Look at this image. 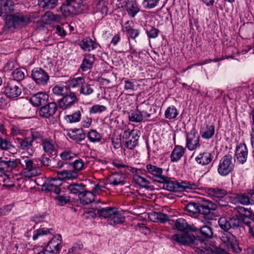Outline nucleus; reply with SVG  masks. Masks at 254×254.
I'll return each instance as SVG.
<instances>
[{"mask_svg":"<svg viewBox=\"0 0 254 254\" xmlns=\"http://www.w3.org/2000/svg\"><path fill=\"white\" fill-rule=\"evenodd\" d=\"M171 240L173 242L192 247L198 254H222V240L220 238H216L211 240L208 247H206L204 239H200L199 236L195 237L188 232L182 235L175 234L172 236Z\"/></svg>","mask_w":254,"mask_h":254,"instance_id":"1","label":"nucleus"},{"mask_svg":"<svg viewBox=\"0 0 254 254\" xmlns=\"http://www.w3.org/2000/svg\"><path fill=\"white\" fill-rule=\"evenodd\" d=\"M234 209L236 210L238 214L235 216L229 217L228 219H225V223L223 224V230H229L231 228L242 227L243 224L248 226L249 228V233L254 238V226L252 220V212L251 209L243 206H237Z\"/></svg>","mask_w":254,"mask_h":254,"instance_id":"2","label":"nucleus"},{"mask_svg":"<svg viewBox=\"0 0 254 254\" xmlns=\"http://www.w3.org/2000/svg\"><path fill=\"white\" fill-rule=\"evenodd\" d=\"M216 204L208 200L198 203L190 202L186 207V210L192 213H198L206 220L213 219L216 215L214 211L216 209Z\"/></svg>","mask_w":254,"mask_h":254,"instance_id":"3","label":"nucleus"},{"mask_svg":"<svg viewBox=\"0 0 254 254\" xmlns=\"http://www.w3.org/2000/svg\"><path fill=\"white\" fill-rule=\"evenodd\" d=\"M164 181L159 183L162 184V188L170 191H183L188 190H195L198 187L196 183L188 181L172 180L170 178L164 177Z\"/></svg>","mask_w":254,"mask_h":254,"instance_id":"4","label":"nucleus"},{"mask_svg":"<svg viewBox=\"0 0 254 254\" xmlns=\"http://www.w3.org/2000/svg\"><path fill=\"white\" fill-rule=\"evenodd\" d=\"M29 22L30 19L27 16L24 15L19 12L13 14L11 13L6 20L5 28L9 29L12 27H22L26 25Z\"/></svg>","mask_w":254,"mask_h":254,"instance_id":"5","label":"nucleus"},{"mask_svg":"<svg viewBox=\"0 0 254 254\" xmlns=\"http://www.w3.org/2000/svg\"><path fill=\"white\" fill-rule=\"evenodd\" d=\"M223 230L225 231L223 232V251L227 253L225 250H227L236 254L241 253L242 249L239 246L236 237L227 232L228 230Z\"/></svg>","mask_w":254,"mask_h":254,"instance_id":"6","label":"nucleus"},{"mask_svg":"<svg viewBox=\"0 0 254 254\" xmlns=\"http://www.w3.org/2000/svg\"><path fill=\"white\" fill-rule=\"evenodd\" d=\"M140 131L138 130H125L123 135V139L128 140L124 142L125 146L130 150H133L138 144Z\"/></svg>","mask_w":254,"mask_h":254,"instance_id":"7","label":"nucleus"},{"mask_svg":"<svg viewBox=\"0 0 254 254\" xmlns=\"http://www.w3.org/2000/svg\"><path fill=\"white\" fill-rule=\"evenodd\" d=\"M77 103L78 98L72 92H67L58 102L59 108L62 110L69 109Z\"/></svg>","mask_w":254,"mask_h":254,"instance_id":"8","label":"nucleus"},{"mask_svg":"<svg viewBox=\"0 0 254 254\" xmlns=\"http://www.w3.org/2000/svg\"><path fill=\"white\" fill-rule=\"evenodd\" d=\"M58 106L56 102H52L42 106L39 110V115L46 119H50L56 113Z\"/></svg>","mask_w":254,"mask_h":254,"instance_id":"9","label":"nucleus"},{"mask_svg":"<svg viewBox=\"0 0 254 254\" xmlns=\"http://www.w3.org/2000/svg\"><path fill=\"white\" fill-rule=\"evenodd\" d=\"M24 164L23 171L25 176L28 178L39 175L40 173L38 169L33 165V162L28 157H22L21 159Z\"/></svg>","mask_w":254,"mask_h":254,"instance_id":"10","label":"nucleus"},{"mask_svg":"<svg viewBox=\"0 0 254 254\" xmlns=\"http://www.w3.org/2000/svg\"><path fill=\"white\" fill-rule=\"evenodd\" d=\"M4 92L7 97L13 99L18 97L21 94V89L14 80H11L4 86Z\"/></svg>","mask_w":254,"mask_h":254,"instance_id":"11","label":"nucleus"},{"mask_svg":"<svg viewBox=\"0 0 254 254\" xmlns=\"http://www.w3.org/2000/svg\"><path fill=\"white\" fill-rule=\"evenodd\" d=\"M31 76L38 84L46 85L49 79L48 73L42 68H35L32 71Z\"/></svg>","mask_w":254,"mask_h":254,"instance_id":"12","label":"nucleus"},{"mask_svg":"<svg viewBox=\"0 0 254 254\" xmlns=\"http://www.w3.org/2000/svg\"><path fill=\"white\" fill-rule=\"evenodd\" d=\"M76 0H65L61 6V11L64 17H68L76 12Z\"/></svg>","mask_w":254,"mask_h":254,"instance_id":"13","label":"nucleus"},{"mask_svg":"<svg viewBox=\"0 0 254 254\" xmlns=\"http://www.w3.org/2000/svg\"><path fill=\"white\" fill-rule=\"evenodd\" d=\"M14 4L11 0H0V16L6 19L14 10Z\"/></svg>","mask_w":254,"mask_h":254,"instance_id":"14","label":"nucleus"},{"mask_svg":"<svg viewBox=\"0 0 254 254\" xmlns=\"http://www.w3.org/2000/svg\"><path fill=\"white\" fill-rule=\"evenodd\" d=\"M248 150L246 145L243 143H240L237 147L235 152V156L237 160L240 163L243 164L247 160Z\"/></svg>","mask_w":254,"mask_h":254,"instance_id":"15","label":"nucleus"},{"mask_svg":"<svg viewBox=\"0 0 254 254\" xmlns=\"http://www.w3.org/2000/svg\"><path fill=\"white\" fill-rule=\"evenodd\" d=\"M49 100V95L40 92L34 94L30 99V102L34 107H39L45 104Z\"/></svg>","mask_w":254,"mask_h":254,"instance_id":"16","label":"nucleus"},{"mask_svg":"<svg viewBox=\"0 0 254 254\" xmlns=\"http://www.w3.org/2000/svg\"><path fill=\"white\" fill-rule=\"evenodd\" d=\"M126 183L125 176L123 174L115 173L107 178L105 185H111L116 186L119 185H123Z\"/></svg>","mask_w":254,"mask_h":254,"instance_id":"17","label":"nucleus"},{"mask_svg":"<svg viewBox=\"0 0 254 254\" xmlns=\"http://www.w3.org/2000/svg\"><path fill=\"white\" fill-rule=\"evenodd\" d=\"M199 136L197 133L192 131L186 136V146L190 150H193L195 149L197 146L199 145Z\"/></svg>","mask_w":254,"mask_h":254,"instance_id":"18","label":"nucleus"},{"mask_svg":"<svg viewBox=\"0 0 254 254\" xmlns=\"http://www.w3.org/2000/svg\"><path fill=\"white\" fill-rule=\"evenodd\" d=\"M137 106L144 117L150 118L156 113L154 107L146 101L141 103Z\"/></svg>","mask_w":254,"mask_h":254,"instance_id":"19","label":"nucleus"},{"mask_svg":"<svg viewBox=\"0 0 254 254\" xmlns=\"http://www.w3.org/2000/svg\"><path fill=\"white\" fill-rule=\"evenodd\" d=\"M146 169L148 173L152 175L155 178V181L159 183L160 182H163L165 180L164 178L165 176L162 175L163 173L162 168L151 164H148L146 165Z\"/></svg>","mask_w":254,"mask_h":254,"instance_id":"20","label":"nucleus"},{"mask_svg":"<svg viewBox=\"0 0 254 254\" xmlns=\"http://www.w3.org/2000/svg\"><path fill=\"white\" fill-rule=\"evenodd\" d=\"M67 189L70 194L78 195L80 198V196L83 194L86 189V186L83 183H72L67 186Z\"/></svg>","mask_w":254,"mask_h":254,"instance_id":"21","label":"nucleus"},{"mask_svg":"<svg viewBox=\"0 0 254 254\" xmlns=\"http://www.w3.org/2000/svg\"><path fill=\"white\" fill-rule=\"evenodd\" d=\"M95 58L94 55L86 54L80 65V68L83 71H86L92 67Z\"/></svg>","mask_w":254,"mask_h":254,"instance_id":"22","label":"nucleus"},{"mask_svg":"<svg viewBox=\"0 0 254 254\" xmlns=\"http://www.w3.org/2000/svg\"><path fill=\"white\" fill-rule=\"evenodd\" d=\"M17 140L22 149L27 150L28 153L30 155L33 154L34 151L33 149L32 140L29 136L25 137L22 139L18 138Z\"/></svg>","mask_w":254,"mask_h":254,"instance_id":"23","label":"nucleus"},{"mask_svg":"<svg viewBox=\"0 0 254 254\" xmlns=\"http://www.w3.org/2000/svg\"><path fill=\"white\" fill-rule=\"evenodd\" d=\"M233 151H229L228 154L225 155L223 160V176L227 175L234 168V165L232 162Z\"/></svg>","mask_w":254,"mask_h":254,"instance_id":"24","label":"nucleus"},{"mask_svg":"<svg viewBox=\"0 0 254 254\" xmlns=\"http://www.w3.org/2000/svg\"><path fill=\"white\" fill-rule=\"evenodd\" d=\"M98 45L96 42L89 37L84 38L80 42V46L84 51L89 52L96 49Z\"/></svg>","mask_w":254,"mask_h":254,"instance_id":"25","label":"nucleus"},{"mask_svg":"<svg viewBox=\"0 0 254 254\" xmlns=\"http://www.w3.org/2000/svg\"><path fill=\"white\" fill-rule=\"evenodd\" d=\"M122 6L126 7V10L128 14L132 17H134L140 10L137 4L133 1L127 2L126 1H124Z\"/></svg>","mask_w":254,"mask_h":254,"instance_id":"26","label":"nucleus"},{"mask_svg":"<svg viewBox=\"0 0 254 254\" xmlns=\"http://www.w3.org/2000/svg\"><path fill=\"white\" fill-rule=\"evenodd\" d=\"M57 176L60 180H72L78 177V173L74 170H66L58 172Z\"/></svg>","mask_w":254,"mask_h":254,"instance_id":"27","label":"nucleus"},{"mask_svg":"<svg viewBox=\"0 0 254 254\" xmlns=\"http://www.w3.org/2000/svg\"><path fill=\"white\" fill-rule=\"evenodd\" d=\"M115 211V212L114 213V214L112 215L111 218L108 219V224L113 226L121 224L124 222L125 220V217L119 212L116 208Z\"/></svg>","mask_w":254,"mask_h":254,"instance_id":"28","label":"nucleus"},{"mask_svg":"<svg viewBox=\"0 0 254 254\" xmlns=\"http://www.w3.org/2000/svg\"><path fill=\"white\" fill-rule=\"evenodd\" d=\"M170 224H174L173 228L179 231L185 232L188 231V224L186 220L183 218L177 219L175 221L171 220L170 221Z\"/></svg>","mask_w":254,"mask_h":254,"instance_id":"29","label":"nucleus"},{"mask_svg":"<svg viewBox=\"0 0 254 254\" xmlns=\"http://www.w3.org/2000/svg\"><path fill=\"white\" fill-rule=\"evenodd\" d=\"M212 155L210 153L204 152L200 153L196 158V162L201 165H206L212 161Z\"/></svg>","mask_w":254,"mask_h":254,"instance_id":"30","label":"nucleus"},{"mask_svg":"<svg viewBox=\"0 0 254 254\" xmlns=\"http://www.w3.org/2000/svg\"><path fill=\"white\" fill-rule=\"evenodd\" d=\"M185 153V148L180 145H176L171 153L170 158L172 162H177L183 156Z\"/></svg>","mask_w":254,"mask_h":254,"instance_id":"31","label":"nucleus"},{"mask_svg":"<svg viewBox=\"0 0 254 254\" xmlns=\"http://www.w3.org/2000/svg\"><path fill=\"white\" fill-rule=\"evenodd\" d=\"M62 236L60 234L55 236L48 243L46 247L59 252L61 249Z\"/></svg>","mask_w":254,"mask_h":254,"instance_id":"32","label":"nucleus"},{"mask_svg":"<svg viewBox=\"0 0 254 254\" xmlns=\"http://www.w3.org/2000/svg\"><path fill=\"white\" fill-rule=\"evenodd\" d=\"M149 218L152 221H159L161 223H165L169 221L168 216L160 212H152L150 213L149 214Z\"/></svg>","mask_w":254,"mask_h":254,"instance_id":"33","label":"nucleus"},{"mask_svg":"<svg viewBox=\"0 0 254 254\" xmlns=\"http://www.w3.org/2000/svg\"><path fill=\"white\" fill-rule=\"evenodd\" d=\"M97 214L99 217H104L105 218H111L112 214H114V213L115 212L116 207H106V208H101L97 209L96 210Z\"/></svg>","mask_w":254,"mask_h":254,"instance_id":"34","label":"nucleus"},{"mask_svg":"<svg viewBox=\"0 0 254 254\" xmlns=\"http://www.w3.org/2000/svg\"><path fill=\"white\" fill-rule=\"evenodd\" d=\"M208 193L211 196L212 198L218 202L219 205H222L221 202H222V190L221 189L210 188L208 190Z\"/></svg>","mask_w":254,"mask_h":254,"instance_id":"35","label":"nucleus"},{"mask_svg":"<svg viewBox=\"0 0 254 254\" xmlns=\"http://www.w3.org/2000/svg\"><path fill=\"white\" fill-rule=\"evenodd\" d=\"M237 201L244 205L254 204V200L246 193H238L236 196Z\"/></svg>","mask_w":254,"mask_h":254,"instance_id":"36","label":"nucleus"},{"mask_svg":"<svg viewBox=\"0 0 254 254\" xmlns=\"http://www.w3.org/2000/svg\"><path fill=\"white\" fill-rule=\"evenodd\" d=\"M82 195L80 196V202L84 205H87L94 200V195L93 193L90 191H88L85 190V192L83 193Z\"/></svg>","mask_w":254,"mask_h":254,"instance_id":"37","label":"nucleus"},{"mask_svg":"<svg viewBox=\"0 0 254 254\" xmlns=\"http://www.w3.org/2000/svg\"><path fill=\"white\" fill-rule=\"evenodd\" d=\"M143 115L141 113L138 106L136 109L128 114V119L131 122L139 123L143 120Z\"/></svg>","mask_w":254,"mask_h":254,"instance_id":"38","label":"nucleus"},{"mask_svg":"<svg viewBox=\"0 0 254 254\" xmlns=\"http://www.w3.org/2000/svg\"><path fill=\"white\" fill-rule=\"evenodd\" d=\"M82 130L80 129H77L75 130H71V132H69L68 135L77 142H80L84 140L85 138V134L82 133Z\"/></svg>","mask_w":254,"mask_h":254,"instance_id":"39","label":"nucleus"},{"mask_svg":"<svg viewBox=\"0 0 254 254\" xmlns=\"http://www.w3.org/2000/svg\"><path fill=\"white\" fill-rule=\"evenodd\" d=\"M58 0H38L40 6L46 9H53L58 5Z\"/></svg>","mask_w":254,"mask_h":254,"instance_id":"40","label":"nucleus"},{"mask_svg":"<svg viewBox=\"0 0 254 254\" xmlns=\"http://www.w3.org/2000/svg\"><path fill=\"white\" fill-rule=\"evenodd\" d=\"M81 116L80 112L77 111L71 115L65 116L64 119L67 123L72 124L79 122Z\"/></svg>","mask_w":254,"mask_h":254,"instance_id":"41","label":"nucleus"},{"mask_svg":"<svg viewBox=\"0 0 254 254\" xmlns=\"http://www.w3.org/2000/svg\"><path fill=\"white\" fill-rule=\"evenodd\" d=\"M178 115L177 109L174 106L169 107L165 112V118L169 120L176 119Z\"/></svg>","mask_w":254,"mask_h":254,"instance_id":"42","label":"nucleus"},{"mask_svg":"<svg viewBox=\"0 0 254 254\" xmlns=\"http://www.w3.org/2000/svg\"><path fill=\"white\" fill-rule=\"evenodd\" d=\"M201 136L203 138L209 139L211 138L214 133V127L212 125L207 126L201 131Z\"/></svg>","mask_w":254,"mask_h":254,"instance_id":"43","label":"nucleus"},{"mask_svg":"<svg viewBox=\"0 0 254 254\" xmlns=\"http://www.w3.org/2000/svg\"><path fill=\"white\" fill-rule=\"evenodd\" d=\"M87 137L92 142H99L102 138V135L96 130L92 129L88 132Z\"/></svg>","mask_w":254,"mask_h":254,"instance_id":"44","label":"nucleus"},{"mask_svg":"<svg viewBox=\"0 0 254 254\" xmlns=\"http://www.w3.org/2000/svg\"><path fill=\"white\" fill-rule=\"evenodd\" d=\"M79 92L81 94L88 96L94 92V89L92 87V85L86 83L85 81L80 88H79Z\"/></svg>","mask_w":254,"mask_h":254,"instance_id":"45","label":"nucleus"},{"mask_svg":"<svg viewBox=\"0 0 254 254\" xmlns=\"http://www.w3.org/2000/svg\"><path fill=\"white\" fill-rule=\"evenodd\" d=\"M84 78L82 77H78L76 78H73L71 80H69L68 84L69 86L71 87H79V88H80L83 84H84Z\"/></svg>","mask_w":254,"mask_h":254,"instance_id":"46","label":"nucleus"},{"mask_svg":"<svg viewBox=\"0 0 254 254\" xmlns=\"http://www.w3.org/2000/svg\"><path fill=\"white\" fill-rule=\"evenodd\" d=\"M134 180L137 185L142 188L146 189L149 188V184L150 182L143 177L136 175L134 177Z\"/></svg>","mask_w":254,"mask_h":254,"instance_id":"47","label":"nucleus"},{"mask_svg":"<svg viewBox=\"0 0 254 254\" xmlns=\"http://www.w3.org/2000/svg\"><path fill=\"white\" fill-rule=\"evenodd\" d=\"M146 33L149 38H156L158 37L159 30L151 25L146 26Z\"/></svg>","mask_w":254,"mask_h":254,"instance_id":"48","label":"nucleus"},{"mask_svg":"<svg viewBox=\"0 0 254 254\" xmlns=\"http://www.w3.org/2000/svg\"><path fill=\"white\" fill-rule=\"evenodd\" d=\"M124 31L127 32L129 37L134 39L139 34V31L138 29H134L132 28L129 26H125L123 27Z\"/></svg>","mask_w":254,"mask_h":254,"instance_id":"49","label":"nucleus"},{"mask_svg":"<svg viewBox=\"0 0 254 254\" xmlns=\"http://www.w3.org/2000/svg\"><path fill=\"white\" fill-rule=\"evenodd\" d=\"M54 94L57 96H62V97L67 92L68 89L66 86L56 85L53 88Z\"/></svg>","mask_w":254,"mask_h":254,"instance_id":"50","label":"nucleus"},{"mask_svg":"<svg viewBox=\"0 0 254 254\" xmlns=\"http://www.w3.org/2000/svg\"><path fill=\"white\" fill-rule=\"evenodd\" d=\"M14 147L11 144V142L7 140L6 139L3 138L0 136V148L2 150H12Z\"/></svg>","mask_w":254,"mask_h":254,"instance_id":"51","label":"nucleus"},{"mask_svg":"<svg viewBox=\"0 0 254 254\" xmlns=\"http://www.w3.org/2000/svg\"><path fill=\"white\" fill-rule=\"evenodd\" d=\"M18 164H20L22 167L24 166L23 163L21 159H16L13 160H8V164L6 169L7 171H11L13 169L16 168Z\"/></svg>","mask_w":254,"mask_h":254,"instance_id":"52","label":"nucleus"},{"mask_svg":"<svg viewBox=\"0 0 254 254\" xmlns=\"http://www.w3.org/2000/svg\"><path fill=\"white\" fill-rule=\"evenodd\" d=\"M42 146L45 152L49 154H52L55 151V147L54 144L48 140L43 141Z\"/></svg>","mask_w":254,"mask_h":254,"instance_id":"53","label":"nucleus"},{"mask_svg":"<svg viewBox=\"0 0 254 254\" xmlns=\"http://www.w3.org/2000/svg\"><path fill=\"white\" fill-rule=\"evenodd\" d=\"M55 200L57 204L63 206L70 201V197L67 195H59L55 197Z\"/></svg>","mask_w":254,"mask_h":254,"instance_id":"54","label":"nucleus"},{"mask_svg":"<svg viewBox=\"0 0 254 254\" xmlns=\"http://www.w3.org/2000/svg\"><path fill=\"white\" fill-rule=\"evenodd\" d=\"M52 229H51V230ZM50 229H46L45 228H40L34 231L33 236L34 240H37L39 237L43 236L50 233Z\"/></svg>","mask_w":254,"mask_h":254,"instance_id":"55","label":"nucleus"},{"mask_svg":"<svg viewBox=\"0 0 254 254\" xmlns=\"http://www.w3.org/2000/svg\"><path fill=\"white\" fill-rule=\"evenodd\" d=\"M125 84L124 88L126 90L133 91L135 87V81L133 79L124 78L122 80Z\"/></svg>","mask_w":254,"mask_h":254,"instance_id":"56","label":"nucleus"},{"mask_svg":"<svg viewBox=\"0 0 254 254\" xmlns=\"http://www.w3.org/2000/svg\"><path fill=\"white\" fill-rule=\"evenodd\" d=\"M202 235L205 238H211L212 236L213 232L212 228L208 226H203L199 229Z\"/></svg>","mask_w":254,"mask_h":254,"instance_id":"57","label":"nucleus"},{"mask_svg":"<svg viewBox=\"0 0 254 254\" xmlns=\"http://www.w3.org/2000/svg\"><path fill=\"white\" fill-rule=\"evenodd\" d=\"M12 76L15 81H21L24 78V73L21 69L16 68L12 72Z\"/></svg>","mask_w":254,"mask_h":254,"instance_id":"58","label":"nucleus"},{"mask_svg":"<svg viewBox=\"0 0 254 254\" xmlns=\"http://www.w3.org/2000/svg\"><path fill=\"white\" fill-rule=\"evenodd\" d=\"M160 0H143L142 5L145 9H151L155 7Z\"/></svg>","mask_w":254,"mask_h":254,"instance_id":"59","label":"nucleus"},{"mask_svg":"<svg viewBox=\"0 0 254 254\" xmlns=\"http://www.w3.org/2000/svg\"><path fill=\"white\" fill-rule=\"evenodd\" d=\"M44 16L47 17L49 20L57 22H59L62 19L61 16L58 14H54L51 11L46 12Z\"/></svg>","mask_w":254,"mask_h":254,"instance_id":"60","label":"nucleus"},{"mask_svg":"<svg viewBox=\"0 0 254 254\" xmlns=\"http://www.w3.org/2000/svg\"><path fill=\"white\" fill-rule=\"evenodd\" d=\"M84 163L81 159H76L73 162V168L78 173L84 169Z\"/></svg>","mask_w":254,"mask_h":254,"instance_id":"61","label":"nucleus"},{"mask_svg":"<svg viewBox=\"0 0 254 254\" xmlns=\"http://www.w3.org/2000/svg\"><path fill=\"white\" fill-rule=\"evenodd\" d=\"M75 154L71 151L64 150L61 154L60 157L63 160H70L74 157Z\"/></svg>","mask_w":254,"mask_h":254,"instance_id":"62","label":"nucleus"},{"mask_svg":"<svg viewBox=\"0 0 254 254\" xmlns=\"http://www.w3.org/2000/svg\"><path fill=\"white\" fill-rule=\"evenodd\" d=\"M106 110L105 106L100 105H95L93 106L89 110L90 114H95L97 113H101Z\"/></svg>","mask_w":254,"mask_h":254,"instance_id":"63","label":"nucleus"},{"mask_svg":"<svg viewBox=\"0 0 254 254\" xmlns=\"http://www.w3.org/2000/svg\"><path fill=\"white\" fill-rule=\"evenodd\" d=\"M112 143L115 149H118L121 146V138L113 137L112 138Z\"/></svg>","mask_w":254,"mask_h":254,"instance_id":"64","label":"nucleus"}]
</instances>
